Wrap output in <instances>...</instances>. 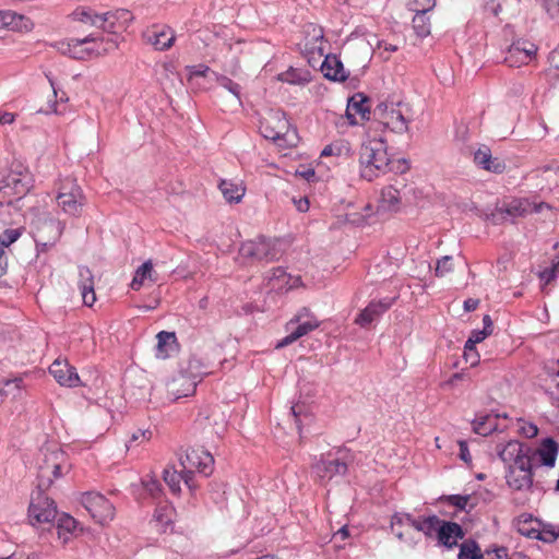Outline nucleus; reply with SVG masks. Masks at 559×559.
<instances>
[{"label": "nucleus", "instance_id": "338daca9", "mask_svg": "<svg viewBox=\"0 0 559 559\" xmlns=\"http://www.w3.org/2000/svg\"><path fill=\"white\" fill-rule=\"evenodd\" d=\"M479 305L478 299L468 298L464 301V309L466 311H474Z\"/></svg>", "mask_w": 559, "mask_h": 559}, {"label": "nucleus", "instance_id": "9b49d317", "mask_svg": "<svg viewBox=\"0 0 559 559\" xmlns=\"http://www.w3.org/2000/svg\"><path fill=\"white\" fill-rule=\"evenodd\" d=\"M43 491L44 490L38 489L37 492L32 496L28 518L33 525L50 524L53 526L58 514L57 507L53 500L43 495Z\"/></svg>", "mask_w": 559, "mask_h": 559}, {"label": "nucleus", "instance_id": "c9c22d12", "mask_svg": "<svg viewBox=\"0 0 559 559\" xmlns=\"http://www.w3.org/2000/svg\"><path fill=\"white\" fill-rule=\"evenodd\" d=\"M485 2L488 10L498 15L502 12L516 13L520 9L521 0H485Z\"/></svg>", "mask_w": 559, "mask_h": 559}, {"label": "nucleus", "instance_id": "473e14b6", "mask_svg": "<svg viewBox=\"0 0 559 559\" xmlns=\"http://www.w3.org/2000/svg\"><path fill=\"white\" fill-rule=\"evenodd\" d=\"M537 454L543 465L554 467L558 455L557 442L551 438L545 439L537 450Z\"/></svg>", "mask_w": 559, "mask_h": 559}, {"label": "nucleus", "instance_id": "680f3d73", "mask_svg": "<svg viewBox=\"0 0 559 559\" xmlns=\"http://www.w3.org/2000/svg\"><path fill=\"white\" fill-rule=\"evenodd\" d=\"M493 559H530L523 552H513L510 557L507 554L506 548H499L495 551V558Z\"/></svg>", "mask_w": 559, "mask_h": 559}, {"label": "nucleus", "instance_id": "de8ad7c7", "mask_svg": "<svg viewBox=\"0 0 559 559\" xmlns=\"http://www.w3.org/2000/svg\"><path fill=\"white\" fill-rule=\"evenodd\" d=\"M152 273L153 264L151 261H146L141 266H139L131 283L132 289H140L145 278H152Z\"/></svg>", "mask_w": 559, "mask_h": 559}, {"label": "nucleus", "instance_id": "4468645a", "mask_svg": "<svg viewBox=\"0 0 559 559\" xmlns=\"http://www.w3.org/2000/svg\"><path fill=\"white\" fill-rule=\"evenodd\" d=\"M497 452L508 467L528 466V463H532L531 448L516 440H510L506 444H498Z\"/></svg>", "mask_w": 559, "mask_h": 559}, {"label": "nucleus", "instance_id": "69168bd1", "mask_svg": "<svg viewBox=\"0 0 559 559\" xmlns=\"http://www.w3.org/2000/svg\"><path fill=\"white\" fill-rule=\"evenodd\" d=\"M294 203L299 212H307L309 210V201L307 198L294 200Z\"/></svg>", "mask_w": 559, "mask_h": 559}, {"label": "nucleus", "instance_id": "39448f33", "mask_svg": "<svg viewBox=\"0 0 559 559\" xmlns=\"http://www.w3.org/2000/svg\"><path fill=\"white\" fill-rule=\"evenodd\" d=\"M261 134L278 145L295 146L298 138L285 114L281 110L271 111L260 124Z\"/></svg>", "mask_w": 559, "mask_h": 559}, {"label": "nucleus", "instance_id": "dca6fc26", "mask_svg": "<svg viewBox=\"0 0 559 559\" xmlns=\"http://www.w3.org/2000/svg\"><path fill=\"white\" fill-rule=\"evenodd\" d=\"M100 29L116 34L124 31L133 21V14L127 9H117L102 13Z\"/></svg>", "mask_w": 559, "mask_h": 559}, {"label": "nucleus", "instance_id": "e433bc0d", "mask_svg": "<svg viewBox=\"0 0 559 559\" xmlns=\"http://www.w3.org/2000/svg\"><path fill=\"white\" fill-rule=\"evenodd\" d=\"M94 41H96V37H94L92 35L86 36V37H84L82 39L72 38L67 44V47L62 48L61 51L63 53L70 55L74 59H84L85 55H87L88 51L87 50H83V49L78 50V48H80L84 44L94 43Z\"/></svg>", "mask_w": 559, "mask_h": 559}, {"label": "nucleus", "instance_id": "4c0bfd02", "mask_svg": "<svg viewBox=\"0 0 559 559\" xmlns=\"http://www.w3.org/2000/svg\"><path fill=\"white\" fill-rule=\"evenodd\" d=\"M401 202V192L393 186L384 187L381 191V205L389 211H395Z\"/></svg>", "mask_w": 559, "mask_h": 559}, {"label": "nucleus", "instance_id": "f704fd0d", "mask_svg": "<svg viewBox=\"0 0 559 559\" xmlns=\"http://www.w3.org/2000/svg\"><path fill=\"white\" fill-rule=\"evenodd\" d=\"M219 190L222 191L223 197L229 203H238L245 195V188L236 182L229 180H222L219 183Z\"/></svg>", "mask_w": 559, "mask_h": 559}, {"label": "nucleus", "instance_id": "6ab92c4d", "mask_svg": "<svg viewBox=\"0 0 559 559\" xmlns=\"http://www.w3.org/2000/svg\"><path fill=\"white\" fill-rule=\"evenodd\" d=\"M401 524L413 525V530L424 534L425 537L436 539L441 520L435 515L428 516H402Z\"/></svg>", "mask_w": 559, "mask_h": 559}, {"label": "nucleus", "instance_id": "cd10ccee", "mask_svg": "<svg viewBox=\"0 0 559 559\" xmlns=\"http://www.w3.org/2000/svg\"><path fill=\"white\" fill-rule=\"evenodd\" d=\"M79 288L85 306L92 307L96 301L94 290V276L92 271L86 266L79 267Z\"/></svg>", "mask_w": 559, "mask_h": 559}, {"label": "nucleus", "instance_id": "a19ab883", "mask_svg": "<svg viewBox=\"0 0 559 559\" xmlns=\"http://www.w3.org/2000/svg\"><path fill=\"white\" fill-rule=\"evenodd\" d=\"M73 19L82 22L90 26H95L97 28H100V22H102V14L96 13L92 9L81 8L76 9L73 13Z\"/></svg>", "mask_w": 559, "mask_h": 559}, {"label": "nucleus", "instance_id": "7ed1b4c3", "mask_svg": "<svg viewBox=\"0 0 559 559\" xmlns=\"http://www.w3.org/2000/svg\"><path fill=\"white\" fill-rule=\"evenodd\" d=\"M411 108L402 100L385 99L377 104L372 115L384 128L396 134H404L409 130Z\"/></svg>", "mask_w": 559, "mask_h": 559}, {"label": "nucleus", "instance_id": "a18cd8bd", "mask_svg": "<svg viewBox=\"0 0 559 559\" xmlns=\"http://www.w3.org/2000/svg\"><path fill=\"white\" fill-rule=\"evenodd\" d=\"M459 559H483L480 548L474 540H465L460 546Z\"/></svg>", "mask_w": 559, "mask_h": 559}, {"label": "nucleus", "instance_id": "5701e85b", "mask_svg": "<svg viewBox=\"0 0 559 559\" xmlns=\"http://www.w3.org/2000/svg\"><path fill=\"white\" fill-rule=\"evenodd\" d=\"M369 98L365 96L362 93L354 94L347 103L346 108V117L349 121V124H357L356 115H359L362 120H369L370 118V109L367 103Z\"/></svg>", "mask_w": 559, "mask_h": 559}, {"label": "nucleus", "instance_id": "72a5a7b5", "mask_svg": "<svg viewBox=\"0 0 559 559\" xmlns=\"http://www.w3.org/2000/svg\"><path fill=\"white\" fill-rule=\"evenodd\" d=\"M277 80L293 85H306L311 80V74L308 70L295 69L290 67L286 71L277 75Z\"/></svg>", "mask_w": 559, "mask_h": 559}, {"label": "nucleus", "instance_id": "603ef678", "mask_svg": "<svg viewBox=\"0 0 559 559\" xmlns=\"http://www.w3.org/2000/svg\"><path fill=\"white\" fill-rule=\"evenodd\" d=\"M546 14L559 23V0H538Z\"/></svg>", "mask_w": 559, "mask_h": 559}, {"label": "nucleus", "instance_id": "a878e982", "mask_svg": "<svg viewBox=\"0 0 559 559\" xmlns=\"http://www.w3.org/2000/svg\"><path fill=\"white\" fill-rule=\"evenodd\" d=\"M474 162L483 169L495 174H501L506 169L504 162L498 157H492L490 148L486 145H481L474 153Z\"/></svg>", "mask_w": 559, "mask_h": 559}, {"label": "nucleus", "instance_id": "0eeeda50", "mask_svg": "<svg viewBox=\"0 0 559 559\" xmlns=\"http://www.w3.org/2000/svg\"><path fill=\"white\" fill-rule=\"evenodd\" d=\"M320 321L310 311L309 308H301L295 316L286 323V331L289 332L283 340H281L276 348L285 347L298 338L309 334L313 330L318 329Z\"/></svg>", "mask_w": 559, "mask_h": 559}, {"label": "nucleus", "instance_id": "393cba45", "mask_svg": "<svg viewBox=\"0 0 559 559\" xmlns=\"http://www.w3.org/2000/svg\"><path fill=\"white\" fill-rule=\"evenodd\" d=\"M402 516H414V514L407 512H395L391 518V531L400 542L414 548L418 540L412 534L413 525L397 523L400 522L399 520H402Z\"/></svg>", "mask_w": 559, "mask_h": 559}, {"label": "nucleus", "instance_id": "a211bd4d", "mask_svg": "<svg viewBox=\"0 0 559 559\" xmlns=\"http://www.w3.org/2000/svg\"><path fill=\"white\" fill-rule=\"evenodd\" d=\"M506 479L508 486L516 491H527L533 486L532 463L528 466L508 467Z\"/></svg>", "mask_w": 559, "mask_h": 559}, {"label": "nucleus", "instance_id": "774afa93", "mask_svg": "<svg viewBox=\"0 0 559 559\" xmlns=\"http://www.w3.org/2000/svg\"><path fill=\"white\" fill-rule=\"evenodd\" d=\"M209 71H210L209 67L199 66V67H194L190 73H191V75H194V76H204L206 74V72H209Z\"/></svg>", "mask_w": 559, "mask_h": 559}, {"label": "nucleus", "instance_id": "3c124183", "mask_svg": "<svg viewBox=\"0 0 559 559\" xmlns=\"http://www.w3.org/2000/svg\"><path fill=\"white\" fill-rule=\"evenodd\" d=\"M537 539L545 543H554L559 537V526L551 524L545 525L537 532Z\"/></svg>", "mask_w": 559, "mask_h": 559}, {"label": "nucleus", "instance_id": "bb28decb", "mask_svg": "<svg viewBox=\"0 0 559 559\" xmlns=\"http://www.w3.org/2000/svg\"><path fill=\"white\" fill-rule=\"evenodd\" d=\"M321 72L324 78L335 82H344L349 75V72L344 69L342 61L335 55H328L324 58Z\"/></svg>", "mask_w": 559, "mask_h": 559}, {"label": "nucleus", "instance_id": "aec40b11", "mask_svg": "<svg viewBox=\"0 0 559 559\" xmlns=\"http://www.w3.org/2000/svg\"><path fill=\"white\" fill-rule=\"evenodd\" d=\"M143 38L156 50H168L176 40V34L169 26H153L143 33Z\"/></svg>", "mask_w": 559, "mask_h": 559}, {"label": "nucleus", "instance_id": "4d7b16f0", "mask_svg": "<svg viewBox=\"0 0 559 559\" xmlns=\"http://www.w3.org/2000/svg\"><path fill=\"white\" fill-rule=\"evenodd\" d=\"M490 334V331H475L473 332L472 336L467 340L465 344V356H467V352L472 350L475 346V344L480 343L484 341L488 335Z\"/></svg>", "mask_w": 559, "mask_h": 559}, {"label": "nucleus", "instance_id": "6e6d98bb", "mask_svg": "<svg viewBox=\"0 0 559 559\" xmlns=\"http://www.w3.org/2000/svg\"><path fill=\"white\" fill-rule=\"evenodd\" d=\"M332 146V153L334 156H344L347 157L350 155L352 147L348 141L346 140H336L331 143Z\"/></svg>", "mask_w": 559, "mask_h": 559}, {"label": "nucleus", "instance_id": "5fc2aeb1", "mask_svg": "<svg viewBox=\"0 0 559 559\" xmlns=\"http://www.w3.org/2000/svg\"><path fill=\"white\" fill-rule=\"evenodd\" d=\"M453 271V263L451 255H444L437 261L435 274L438 277H442Z\"/></svg>", "mask_w": 559, "mask_h": 559}, {"label": "nucleus", "instance_id": "f3484780", "mask_svg": "<svg viewBox=\"0 0 559 559\" xmlns=\"http://www.w3.org/2000/svg\"><path fill=\"white\" fill-rule=\"evenodd\" d=\"M50 374L62 386L76 388L81 384L75 367L68 360L56 359L49 367Z\"/></svg>", "mask_w": 559, "mask_h": 559}, {"label": "nucleus", "instance_id": "0e129e2a", "mask_svg": "<svg viewBox=\"0 0 559 559\" xmlns=\"http://www.w3.org/2000/svg\"><path fill=\"white\" fill-rule=\"evenodd\" d=\"M15 120V115L9 111H1L0 110V124H11Z\"/></svg>", "mask_w": 559, "mask_h": 559}, {"label": "nucleus", "instance_id": "8fccbe9b", "mask_svg": "<svg viewBox=\"0 0 559 559\" xmlns=\"http://www.w3.org/2000/svg\"><path fill=\"white\" fill-rule=\"evenodd\" d=\"M436 0H409L407 8L414 13H428L436 7Z\"/></svg>", "mask_w": 559, "mask_h": 559}, {"label": "nucleus", "instance_id": "b1692460", "mask_svg": "<svg viewBox=\"0 0 559 559\" xmlns=\"http://www.w3.org/2000/svg\"><path fill=\"white\" fill-rule=\"evenodd\" d=\"M463 537L464 533L460 524L441 520L436 537L440 545L452 548Z\"/></svg>", "mask_w": 559, "mask_h": 559}, {"label": "nucleus", "instance_id": "13d9d810", "mask_svg": "<svg viewBox=\"0 0 559 559\" xmlns=\"http://www.w3.org/2000/svg\"><path fill=\"white\" fill-rule=\"evenodd\" d=\"M170 513L171 510L169 507H159L155 510L154 520L163 526H167L171 522Z\"/></svg>", "mask_w": 559, "mask_h": 559}, {"label": "nucleus", "instance_id": "2f4dec72", "mask_svg": "<svg viewBox=\"0 0 559 559\" xmlns=\"http://www.w3.org/2000/svg\"><path fill=\"white\" fill-rule=\"evenodd\" d=\"M156 357L168 358L177 349V338L174 332L162 331L156 335Z\"/></svg>", "mask_w": 559, "mask_h": 559}, {"label": "nucleus", "instance_id": "412c9836", "mask_svg": "<svg viewBox=\"0 0 559 559\" xmlns=\"http://www.w3.org/2000/svg\"><path fill=\"white\" fill-rule=\"evenodd\" d=\"M272 290L288 292L301 286L300 276H292L283 267H275L265 276Z\"/></svg>", "mask_w": 559, "mask_h": 559}, {"label": "nucleus", "instance_id": "c85d7f7f", "mask_svg": "<svg viewBox=\"0 0 559 559\" xmlns=\"http://www.w3.org/2000/svg\"><path fill=\"white\" fill-rule=\"evenodd\" d=\"M393 299L388 301H371L357 317L356 323L365 326L384 313L392 305Z\"/></svg>", "mask_w": 559, "mask_h": 559}, {"label": "nucleus", "instance_id": "c03bdc74", "mask_svg": "<svg viewBox=\"0 0 559 559\" xmlns=\"http://www.w3.org/2000/svg\"><path fill=\"white\" fill-rule=\"evenodd\" d=\"M216 81L234 96L236 104L241 106V86L225 75L216 74Z\"/></svg>", "mask_w": 559, "mask_h": 559}, {"label": "nucleus", "instance_id": "ddd939ff", "mask_svg": "<svg viewBox=\"0 0 559 559\" xmlns=\"http://www.w3.org/2000/svg\"><path fill=\"white\" fill-rule=\"evenodd\" d=\"M82 504L99 524H105L114 519L115 508L112 503L98 492H85L82 496Z\"/></svg>", "mask_w": 559, "mask_h": 559}, {"label": "nucleus", "instance_id": "bf43d9fd", "mask_svg": "<svg viewBox=\"0 0 559 559\" xmlns=\"http://www.w3.org/2000/svg\"><path fill=\"white\" fill-rule=\"evenodd\" d=\"M471 497L468 495H451L445 498V500L453 507L465 510Z\"/></svg>", "mask_w": 559, "mask_h": 559}, {"label": "nucleus", "instance_id": "052dcab7", "mask_svg": "<svg viewBox=\"0 0 559 559\" xmlns=\"http://www.w3.org/2000/svg\"><path fill=\"white\" fill-rule=\"evenodd\" d=\"M408 169H409V164L406 159H404V158L391 159L390 158L389 173L404 174Z\"/></svg>", "mask_w": 559, "mask_h": 559}, {"label": "nucleus", "instance_id": "f257e3e1", "mask_svg": "<svg viewBox=\"0 0 559 559\" xmlns=\"http://www.w3.org/2000/svg\"><path fill=\"white\" fill-rule=\"evenodd\" d=\"M359 175L367 181L389 173L390 157L388 146L382 139H371L361 144L359 150Z\"/></svg>", "mask_w": 559, "mask_h": 559}, {"label": "nucleus", "instance_id": "1a4fd4ad", "mask_svg": "<svg viewBox=\"0 0 559 559\" xmlns=\"http://www.w3.org/2000/svg\"><path fill=\"white\" fill-rule=\"evenodd\" d=\"M58 206L72 216H79L84 205V195L81 187L74 179H64L56 197Z\"/></svg>", "mask_w": 559, "mask_h": 559}, {"label": "nucleus", "instance_id": "ea45409f", "mask_svg": "<svg viewBox=\"0 0 559 559\" xmlns=\"http://www.w3.org/2000/svg\"><path fill=\"white\" fill-rule=\"evenodd\" d=\"M516 531L528 538L537 539L538 524H534L532 515L523 514L516 522Z\"/></svg>", "mask_w": 559, "mask_h": 559}, {"label": "nucleus", "instance_id": "9d476101", "mask_svg": "<svg viewBox=\"0 0 559 559\" xmlns=\"http://www.w3.org/2000/svg\"><path fill=\"white\" fill-rule=\"evenodd\" d=\"M241 258L252 261H274L281 255L277 242L265 237H259L255 240L243 242L239 248Z\"/></svg>", "mask_w": 559, "mask_h": 559}, {"label": "nucleus", "instance_id": "2eb2a0df", "mask_svg": "<svg viewBox=\"0 0 559 559\" xmlns=\"http://www.w3.org/2000/svg\"><path fill=\"white\" fill-rule=\"evenodd\" d=\"M537 46L527 40H516L508 49L504 58L510 67L528 63L537 53Z\"/></svg>", "mask_w": 559, "mask_h": 559}, {"label": "nucleus", "instance_id": "c756f323", "mask_svg": "<svg viewBox=\"0 0 559 559\" xmlns=\"http://www.w3.org/2000/svg\"><path fill=\"white\" fill-rule=\"evenodd\" d=\"M317 475L324 479H331L336 475H345L347 472V465L345 462L340 460L324 461L321 460L314 466Z\"/></svg>", "mask_w": 559, "mask_h": 559}, {"label": "nucleus", "instance_id": "09e8293b", "mask_svg": "<svg viewBox=\"0 0 559 559\" xmlns=\"http://www.w3.org/2000/svg\"><path fill=\"white\" fill-rule=\"evenodd\" d=\"M23 386L22 378L5 379L0 382V395L2 397L13 395L15 396Z\"/></svg>", "mask_w": 559, "mask_h": 559}, {"label": "nucleus", "instance_id": "20e7f679", "mask_svg": "<svg viewBox=\"0 0 559 559\" xmlns=\"http://www.w3.org/2000/svg\"><path fill=\"white\" fill-rule=\"evenodd\" d=\"M33 175L23 165L12 167L0 181V205H11L24 198L33 187Z\"/></svg>", "mask_w": 559, "mask_h": 559}, {"label": "nucleus", "instance_id": "e2e57ef3", "mask_svg": "<svg viewBox=\"0 0 559 559\" xmlns=\"http://www.w3.org/2000/svg\"><path fill=\"white\" fill-rule=\"evenodd\" d=\"M457 443L460 447V454H459L460 459L465 463H471L472 456H471L466 441L460 440Z\"/></svg>", "mask_w": 559, "mask_h": 559}, {"label": "nucleus", "instance_id": "4be33fe9", "mask_svg": "<svg viewBox=\"0 0 559 559\" xmlns=\"http://www.w3.org/2000/svg\"><path fill=\"white\" fill-rule=\"evenodd\" d=\"M544 209L550 210L551 206L546 202H533L528 199H515L508 203L504 213L512 218L523 217L531 213H540Z\"/></svg>", "mask_w": 559, "mask_h": 559}, {"label": "nucleus", "instance_id": "79ce46f5", "mask_svg": "<svg viewBox=\"0 0 559 559\" xmlns=\"http://www.w3.org/2000/svg\"><path fill=\"white\" fill-rule=\"evenodd\" d=\"M428 13H415L412 20L413 29L417 37L425 38L430 35L431 23Z\"/></svg>", "mask_w": 559, "mask_h": 559}, {"label": "nucleus", "instance_id": "37998d69", "mask_svg": "<svg viewBox=\"0 0 559 559\" xmlns=\"http://www.w3.org/2000/svg\"><path fill=\"white\" fill-rule=\"evenodd\" d=\"M496 429V420L491 415L481 416L473 421V430L480 436H487Z\"/></svg>", "mask_w": 559, "mask_h": 559}, {"label": "nucleus", "instance_id": "6e6552de", "mask_svg": "<svg viewBox=\"0 0 559 559\" xmlns=\"http://www.w3.org/2000/svg\"><path fill=\"white\" fill-rule=\"evenodd\" d=\"M68 469L67 455L62 450L53 449L47 451L44 462L39 466L37 488L40 490L48 489L53 479L59 478Z\"/></svg>", "mask_w": 559, "mask_h": 559}, {"label": "nucleus", "instance_id": "49530a36", "mask_svg": "<svg viewBox=\"0 0 559 559\" xmlns=\"http://www.w3.org/2000/svg\"><path fill=\"white\" fill-rule=\"evenodd\" d=\"M164 480L174 493L180 492V481H185V471L180 473L176 469L166 468L164 471Z\"/></svg>", "mask_w": 559, "mask_h": 559}, {"label": "nucleus", "instance_id": "423d86ee", "mask_svg": "<svg viewBox=\"0 0 559 559\" xmlns=\"http://www.w3.org/2000/svg\"><path fill=\"white\" fill-rule=\"evenodd\" d=\"M214 459L210 452L202 448L190 449L180 457V465L185 471V484L190 490L195 489L193 484V473L198 471L204 476L213 472Z\"/></svg>", "mask_w": 559, "mask_h": 559}, {"label": "nucleus", "instance_id": "f8f14e48", "mask_svg": "<svg viewBox=\"0 0 559 559\" xmlns=\"http://www.w3.org/2000/svg\"><path fill=\"white\" fill-rule=\"evenodd\" d=\"M64 225L52 217L38 218L35 225V242L38 250L45 251L55 246L62 235Z\"/></svg>", "mask_w": 559, "mask_h": 559}, {"label": "nucleus", "instance_id": "7c9ffc66", "mask_svg": "<svg viewBox=\"0 0 559 559\" xmlns=\"http://www.w3.org/2000/svg\"><path fill=\"white\" fill-rule=\"evenodd\" d=\"M0 22L3 26L19 32L29 31L32 27L29 19L11 10L0 11Z\"/></svg>", "mask_w": 559, "mask_h": 559}, {"label": "nucleus", "instance_id": "58836bf2", "mask_svg": "<svg viewBox=\"0 0 559 559\" xmlns=\"http://www.w3.org/2000/svg\"><path fill=\"white\" fill-rule=\"evenodd\" d=\"M75 527L76 521L68 514H62L61 516L58 518V522L56 525L58 538L61 539L62 543H67Z\"/></svg>", "mask_w": 559, "mask_h": 559}, {"label": "nucleus", "instance_id": "f03ea898", "mask_svg": "<svg viewBox=\"0 0 559 559\" xmlns=\"http://www.w3.org/2000/svg\"><path fill=\"white\" fill-rule=\"evenodd\" d=\"M207 365L198 356L192 355L187 366L167 383V392L178 400L194 393L198 382L207 374Z\"/></svg>", "mask_w": 559, "mask_h": 559}, {"label": "nucleus", "instance_id": "864d4df0", "mask_svg": "<svg viewBox=\"0 0 559 559\" xmlns=\"http://www.w3.org/2000/svg\"><path fill=\"white\" fill-rule=\"evenodd\" d=\"M21 236V231L19 229H5L3 233L0 234V249H5L15 242Z\"/></svg>", "mask_w": 559, "mask_h": 559}]
</instances>
